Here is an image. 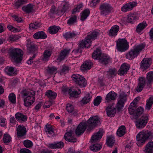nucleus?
<instances>
[{
    "instance_id": "f257e3e1",
    "label": "nucleus",
    "mask_w": 153,
    "mask_h": 153,
    "mask_svg": "<svg viewBox=\"0 0 153 153\" xmlns=\"http://www.w3.org/2000/svg\"><path fill=\"white\" fill-rule=\"evenodd\" d=\"M22 98L24 99V105L26 107L30 106L35 100V92L23 90L21 92Z\"/></svg>"
},
{
    "instance_id": "f03ea898",
    "label": "nucleus",
    "mask_w": 153,
    "mask_h": 153,
    "mask_svg": "<svg viewBox=\"0 0 153 153\" xmlns=\"http://www.w3.org/2000/svg\"><path fill=\"white\" fill-rule=\"evenodd\" d=\"M145 45L143 43L135 45L133 49L131 50L126 54V59H132L136 57L145 48Z\"/></svg>"
},
{
    "instance_id": "7ed1b4c3",
    "label": "nucleus",
    "mask_w": 153,
    "mask_h": 153,
    "mask_svg": "<svg viewBox=\"0 0 153 153\" xmlns=\"http://www.w3.org/2000/svg\"><path fill=\"white\" fill-rule=\"evenodd\" d=\"M148 139H153V133L148 130L142 131L137 135V140L138 142L137 145H138L140 143L143 144Z\"/></svg>"
},
{
    "instance_id": "20e7f679",
    "label": "nucleus",
    "mask_w": 153,
    "mask_h": 153,
    "mask_svg": "<svg viewBox=\"0 0 153 153\" xmlns=\"http://www.w3.org/2000/svg\"><path fill=\"white\" fill-rule=\"evenodd\" d=\"M10 56L16 63H21L22 59L23 52L20 49L14 48L10 50Z\"/></svg>"
},
{
    "instance_id": "39448f33",
    "label": "nucleus",
    "mask_w": 153,
    "mask_h": 153,
    "mask_svg": "<svg viewBox=\"0 0 153 153\" xmlns=\"http://www.w3.org/2000/svg\"><path fill=\"white\" fill-rule=\"evenodd\" d=\"M99 9L100 10V14L104 16H106L113 11V7L111 4L107 3L101 4Z\"/></svg>"
},
{
    "instance_id": "423d86ee",
    "label": "nucleus",
    "mask_w": 153,
    "mask_h": 153,
    "mask_svg": "<svg viewBox=\"0 0 153 153\" xmlns=\"http://www.w3.org/2000/svg\"><path fill=\"white\" fill-rule=\"evenodd\" d=\"M86 122L88 128L91 129L98 126H100L101 124L100 118L96 116L90 117Z\"/></svg>"
},
{
    "instance_id": "0eeeda50",
    "label": "nucleus",
    "mask_w": 153,
    "mask_h": 153,
    "mask_svg": "<svg viewBox=\"0 0 153 153\" xmlns=\"http://www.w3.org/2000/svg\"><path fill=\"white\" fill-rule=\"evenodd\" d=\"M129 113L130 114H132L135 119H137L142 114L144 111L143 108L140 106L136 109L135 106L129 107L128 108Z\"/></svg>"
},
{
    "instance_id": "6e6552de",
    "label": "nucleus",
    "mask_w": 153,
    "mask_h": 153,
    "mask_svg": "<svg viewBox=\"0 0 153 153\" xmlns=\"http://www.w3.org/2000/svg\"><path fill=\"white\" fill-rule=\"evenodd\" d=\"M148 120V115L145 114L137 120L136 122L137 128L138 129L143 128L146 125Z\"/></svg>"
},
{
    "instance_id": "1a4fd4ad",
    "label": "nucleus",
    "mask_w": 153,
    "mask_h": 153,
    "mask_svg": "<svg viewBox=\"0 0 153 153\" xmlns=\"http://www.w3.org/2000/svg\"><path fill=\"white\" fill-rule=\"evenodd\" d=\"M87 126V124L86 122H81L77 126L75 131L76 136H78L83 134Z\"/></svg>"
},
{
    "instance_id": "9d476101",
    "label": "nucleus",
    "mask_w": 153,
    "mask_h": 153,
    "mask_svg": "<svg viewBox=\"0 0 153 153\" xmlns=\"http://www.w3.org/2000/svg\"><path fill=\"white\" fill-rule=\"evenodd\" d=\"M117 102L116 104V108L120 111L123 108L124 105V93L123 92L119 95L118 99Z\"/></svg>"
},
{
    "instance_id": "9b49d317",
    "label": "nucleus",
    "mask_w": 153,
    "mask_h": 153,
    "mask_svg": "<svg viewBox=\"0 0 153 153\" xmlns=\"http://www.w3.org/2000/svg\"><path fill=\"white\" fill-rule=\"evenodd\" d=\"M80 34V32L78 30H73L68 31L63 34V36L66 39H72L77 38Z\"/></svg>"
},
{
    "instance_id": "f8f14e48",
    "label": "nucleus",
    "mask_w": 153,
    "mask_h": 153,
    "mask_svg": "<svg viewBox=\"0 0 153 153\" xmlns=\"http://www.w3.org/2000/svg\"><path fill=\"white\" fill-rule=\"evenodd\" d=\"M99 35V31L97 30H94L88 33L86 37L88 41L87 42L91 43L92 41L96 39Z\"/></svg>"
},
{
    "instance_id": "ddd939ff",
    "label": "nucleus",
    "mask_w": 153,
    "mask_h": 153,
    "mask_svg": "<svg viewBox=\"0 0 153 153\" xmlns=\"http://www.w3.org/2000/svg\"><path fill=\"white\" fill-rule=\"evenodd\" d=\"M116 49L119 52L124 51V38L118 39L116 41Z\"/></svg>"
},
{
    "instance_id": "4468645a",
    "label": "nucleus",
    "mask_w": 153,
    "mask_h": 153,
    "mask_svg": "<svg viewBox=\"0 0 153 153\" xmlns=\"http://www.w3.org/2000/svg\"><path fill=\"white\" fill-rule=\"evenodd\" d=\"M111 61V58L109 56L105 54L102 53L99 62L100 64L106 65Z\"/></svg>"
},
{
    "instance_id": "2eb2a0df",
    "label": "nucleus",
    "mask_w": 153,
    "mask_h": 153,
    "mask_svg": "<svg viewBox=\"0 0 153 153\" xmlns=\"http://www.w3.org/2000/svg\"><path fill=\"white\" fill-rule=\"evenodd\" d=\"M16 131L17 136L18 138L23 137L26 134L27 131L26 128L22 125H20L18 126Z\"/></svg>"
},
{
    "instance_id": "dca6fc26",
    "label": "nucleus",
    "mask_w": 153,
    "mask_h": 153,
    "mask_svg": "<svg viewBox=\"0 0 153 153\" xmlns=\"http://www.w3.org/2000/svg\"><path fill=\"white\" fill-rule=\"evenodd\" d=\"M119 29V26L117 25H115L113 26L111 29L107 32V33L109 36L114 37L117 35Z\"/></svg>"
},
{
    "instance_id": "f3484780",
    "label": "nucleus",
    "mask_w": 153,
    "mask_h": 153,
    "mask_svg": "<svg viewBox=\"0 0 153 153\" xmlns=\"http://www.w3.org/2000/svg\"><path fill=\"white\" fill-rule=\"evenodd\" d=\"M73 135V131H71L66 132L64 136V138L66 141L68 142L72 143L76 142V139Z\"/></svg>"
},
{
    "instance_id": "a211bd4d",
    "label": "nucleus",
    "mask_w": 153,
    "mask_h": 153,
    "mask_svg": "<svg viewBox=\"0 0 153 153\" xmlns=\"http://www.w3.org/2000/svg\"><path fill=\"white\" fill-rule=\"evenodd\" d=\"M103 133V130H100L97 132L92 136L91 140V142L93 143L100 139L102 138Z\"/></svg>"
},
{
    "instance_id": "6ab92c4d",
    "label": "nucleus",
    "mask_w": 153,
    "mask_h": 153,
    "mask_svg": "<svg viewBox=\"0 0 153 153\" xmlns=\"http://www.w3.org/2000/svg\"><path fill=\"white\" fill-rule=\"evenodd\" d=\"M138 84L136 88V90L138 92L141 91L143 89L145 84V79L143 77H140L138 79Z\"/></svg>"
},
{
    "instance_id": "aec40b11",
    "label": "nucleus",
    "mask_w": 153,
    "mask_h": 153,
    "mask_svg": "<svg viewBox=\"0 0 153 153\" xmlns=\"http://www.w3.org/2000/svg\"><path fill=\"white\" fill-rule=\"evenodd\" d=\"M4 70L6 74L9 76H14L17 74V71L12 66H7L5 68Z\"/></svg>"
},
{
    "instance_id": "412c9836",
    "label": "nucleus",
    "mask_w": 153,
    "mask_h": 153,
    "mask_svg": "<svg viewBox=\"0 0 153 153\" xmlns=\"http://www.w3.org/2000/svg\"><path fill=\"white\" fill-rule=\"evenodd\" d=\"M117 94L114 91H111L106 95L105 102H109L116 100Z\"/></svg>"
},
{
    "instance_id": "4be33fe9",
    "label": "nucleus",
    "mask_w": 153,
    "mask_h": 153,
    "mask_svg": "<svg viewBox=\"0 0 153 153\" xmlns=\"http://www.w3.org/2000/svg\"><path fill=\"white\" fill-rule=\"evenodd\" d=\"M93 64L90 60L85 61L81 66V69L82 71L88 70L91 68Z\"/></svg>"
},
{
    "instance_id": "5701e85b",
    "label": "nucleus",
    "mask_w": 153,
    "mask_h": 153,
    "mask_svg": "<svg viewBox=\"0 0 153 153\" xmlns=\"http://www.w3.org/2000/svg\"><path fill=\"white\" fill-rule=\"evenodd\" d=\"M106 111L107 116L110 117H114L116 114V108L112 107V106H108L106 108Z\"/></svg>"
},
{
    "instance_id": "b1692460",
    "label": "nucleus",
    "mask_w": 153,
    "mask_h": 153,
    "mask_svg": "<svg viewBox=\"0 0 153 153\" xmlns=\"http://www.w3.org/2000/svg\"><path fill=\"white\" fill-rule=\"evenodd\" d=\"M15 118L16 120L20 123L26 122L27 120V116L22 113L18 112L15 114Z\"/></svg>"
},
{
    "instance_id": "393cba45",
    "label": "nucleus",
    "mask_w": 153,
    "mask_h": 153,
    "mask_svg": "<svg viewBox=\"0 0 153 153\" xmlns=\"http://www.w3.org/2000/svg\"><path fill=\"white\" fill-rule=\"evenodd\" d=\"M64 143L62 141L58 142L49 144V148L52 149H61L63 147Z\"/></svg>"
},
{
    "instance_id": "a878e982",
    "label": "nucleus",
    "mask_w": 153,
    "mask_h": 153,
    "mask_svg": "<svg viewBox=\"0 0 153 153\" xmlns=\"http://www.w3.org/2000/svg\"><path fill=\"white\" fill-rule=\"evenodd\" d=\"M45 131L47 134L49 135V137L53 136L54 134V129L52 126L48 124L46 125V128H45Z\"/></svg>"
},
{
    "instance_id": "bb28decb",
    "label": "nucleus",
    "mask_w": 153,
    "mask_h": 153,
    "mask_svg": "<svg viewBox=\"0 0 153 153\" xmlns=\"http://www.w3.org/2000/svg\"><path fill=\"white\" fill-rule=\"evenodd\" d=\"M66 109L69 113H71L74 116H76L77 115L78 111L74 109V106L71 104H67Z\"/></svg>"
},
{
    "instance_id": "cd10ccee",
    "label": "nucleus",
    "mask_w": 153,
    "mask_h": 153,
    "mask_svg": "<svg viewBox=\"0 0 153 153\" xmlns=\"http://www.w3.org/2000/svg\"><path fill=\"white\" fill-rule=\"evenodd\" d=\"M86 37L85 39L79 41V47L81 48H87L89 47L91 45V43L87 42L88 41Z\"/></svg>"
},
{
    "instance_id": "c85d7f7f",
    "label": "nucleus",
    "mask_w": 153,
    "mask_h": 153,
    "mask_svg": "<svg viewBox=\"0 0 153 153\" xmlns=\"http://www.w3.org/2000/svg\"><path fill=\"white\" fill-rule=\"evenodd\" d=\"M102 53L101 50L97 48L92 53V58L95 60H99Z\"/></svg>"
},
{
    "instance_id": "c756f323",
    "label": "nucleus",
    "mask_w": 153,
    "mask_h": 153,
    "mask_svg": "<svg viewBox=\"0 0 153 153\" xmlns=\"http://www.w3.org/2000/svg\"><path fill=\"white\" fill-rule=\"evenodd\" d=\"M115 141V139L113 135H111L107 136L106 143L108 146L112 147L114 145Z\"/></svg>"
},
{
    "instance_id": "7c9ffc66",
    "label": "nucleus",
    "mask_w": 153,
    "mask_h": 153,
    "mask_svg": "<svg viewBox=\"0 0 153 153\" xmlns=\"http://www.w3.org/2000/svg\"><path fill=\"white\" fill-rule=\"evenodd\" d=\"M52 53V51L50 49L45 50L43 53L42 60L44 61H46L48 60Z\"/></svg>"
},
{
    "instance_id": "2f4dec72",
    "label": "nucleus",
    "mask_w": 153,
    "mask_h": 153,
    "mask_svg": "<svg viewBox=\"0 0 153 153\" xmlns=\"http://www.w3.org/2000/svg\"><path fill=\"white\" fill-rule=\"evenodd\" d=\"M137 3L135 1H132L128 3L125 4V12L130 11L137 5Z\"/></svg>"
},
{
    "instance_id": "473e14b6",
    "label": "nucleus",
    "mask_w": 153,
    "mask_h": 153,
    "mask_svg": "<svg viewBox=\"0 0 153 153\" xmlns=\"http://www.w3.org/2000/svg\"><path fill=\"white\" fill-rule=\"evenodd\" d=\"M150 65L149 61L147 58H144L141 62L140 67L143 70L147 69Z\"/></svg>"
},
{
    "instance_id": "72a5a7b5",
    "label": "nucleus",
    "mask_w": 153,
    "mask_h": 153,
    "mask_svg": "<svg viewBox=\"0 0 153 153\" xmlns=\"http://www.w3.org/2000/svg\"><path fill=\"white\" fill-rule=\"evenodd\" d=\"M47 37L46 34L43 31L38 32L33 35V37L35 39H44Z\"/></svg>"
},
{
    "instance_id": "f704fd0d",
    "label": "nucleus",
    "mask_w": 153,
    "mask_h": 153,
    "mask_svg": "<svg viewBox=\"0 0 153 153\" xmlns=\"http://www.w3.org/2000/svg\"><path fill=\"white\" fill-rule=\"evenodd\" d=\"M81 91L80 89H78V90H76L74 89L71 88V89L69 90V95L71 97L76 98L81 93Z\"/></svg>"
},
{
    "instance_id": "c9c22d12",
    "label": "nucleus",
    "mask_w": 153,
    "mask_h": 153,
    "mask_svg": "<svg viewBox=\"0 0 153 153\" xmlns=\"http://www.w3.org/2000/svg\"><path fill=\"white\" fill-rule=\"evenodd\" d=\"M145 153H153V142H149L146 145Z\"/></svg>"
},
{
    "instance_id": "e433bc0d",
    "label": "nucleus",
    "mask_w": 153,
    "mask_h": 153,
    "mask_svg": "<svg viewBox=\"0 0 153 153\" xmlns=\"http://www.w3.org/2000/svg\"><path fill=\"white\" fill-rule=\"evenodd\" d=\"M33 5L29 4L25 6L22 7V10L27 13H29L32 12L33 10Z\"/></svg>"
},
{
    "instance_id": "4c0bfd02",
    "label": "nucleus",
    "mask_w": 153,
    "mask_h": 153,
    "mask_svg": "<svg viewBox=\"0 0 153 153\" xmlns=\"http://www.w3.org/2000/svg\"><path fill=\"white\" fill-rule=\"evenodd\" d=\"M153 81V72H150L147 74L146 79H145V83L148 86Z\"/></svg>"
},
{
    "instance_id": "58836bf2",
    "label": "nucleus",
    "mask_w": 153,
    "mask_h": 153,
    "mask_svg": "<svg viewBox=\"0 0 153 153\" xmlns=\"http://www.w3.org/2000/svg\"><path fill=\"white\" fill-rule=\"evenodd\" d=\"M70 49H65L61 51L59 57V59L62 60L64 59L65 56L68 55L70 52Z\"/></svg>"
},
{
    "instance_id": "ea45409f",
    "label": "nucleus",
    "mask_w": 153,
    "mask_h": 153,
    "mask_svg": "<svg viewBox=\"0 0 153 153\" xmlns=\"http://www.w3.org/2000/svg\"><path fill=\"white\" fill-rule=\"evenodd\" d=\"M147 24L145 21L140 23L137 26L136 29V31L138 33L143 30L147 26Z\"/></svg>"
},
{
    "instance_id": "a19ab883",
    "label": "nucleus",
    "mask_w": 153,
    "mask_h": 153,
    "mask_svg": "<svg viewBox=\"0 0 153 153\" xmlns=\"http://www.w3.org/2000/svg\"><path fill=\"white\" fill-rule=\"evenodd\" d=\"M90 13V10L88 9L84 10L81 13L80 20L82 21L85 20L89 16Z\"/></svg>"
},
{
    "instance_id": "79ce46f5",
    "label": "nucleus",
    "mask_w": 153,
    "mask_h": 153,
    "mask_svg": "<svg viewBox=\"0 0 153 153\" xmlns=\"http://www.w3.org/2000/svg\"><path fill=\"white\" fill-rule=\"evenodd\" d=\"M92 96L90 94L88 93L86 94L85 96L82 98V100L80 101V103L85 104L88 103L90 101Z\"/></svg>"
},
{
    "instance_id": "37998d69",
    "label": "nucleus",
    "mask_w": 153,
    "mask_h": 153,
    "mask_svg": "<svg viewBox=\"0 0 153 153\" xmlns=\"http://www.w3.org/2000/svg\"><path fill=\"white\" fill-rule=\"evenodd\" d=\"M27 47L28 50L30 52H35L38 50L37 47L33 43H28Z\"/></svg>"
},
{
    "instance_id": "c03bdc74",
    "label": "nucleus",
    "mask_w": 153,
    "mask_h": 153,
    "mask_svg": "<svg viewBox=\"0 0 153 153\" xmlns=\"http://www.w3.org/2000/svg\"><path fill=\"white\" fill-rule=\"evenodd\" d=\"M41 26V23L38 22L31 23L29 24V28L31 30L36 29L39 28Z\"/></svg>"
},
{
    "instance_id": "a18cd8bd",
    "label": "nucleus",
    "mask_w": 153,
    "mask_h": 153,
    "mask_svg": "<svg viewBox=\"0 0 153 153\" xmlns=\"http://www.w3.org/2000/svg\"><path fill=\"white\" fill-rule=\"evenodd\" d=\"M45 95L49 99H55L56 97L57 94L56 92L53 91L51 90H49L46 91Z\"/></svg>"
},
{
    "instance_id": "49530a36",
    "label": "nucleus",
    "mask_w": 153,
    "mask_h": 153,
    "mask_svg": "<svg viewBox=\"0 0 153 153\" xmlns=\"http://www.w3.org/2000/svg\"><path fill=\"white\" fill-rule=\"evenodd\" d=\"M77 16L76 15H73L67 20V23L69 25H74L77 22Z\"/></svg>"
},
{
    "instance_id": "de8ad7c7",
    "label": "nucleus",
    "mask_w": 153,
    "mask_h": 153,
    "mask_svg": "<svg viewBox=\"0 0 153 153\" xmlns=\"http://www.w3.org/2000/svg\"><path fill=\"white\" fill-rule=\"evenodd\" d=\"M84 77L79 74H73L71 76V78L74 81L76 84L78 83V81H79Z\"/></svg>"
},
{
    "instance_id": "09e8293b",
    "label": "nucleus",
    "mask_w": 153,
    "mask_h": 153,
    "mask_svg": "<svg viewBox=\"0 0 153 153\" xmlns=\"http://www.w3.org/2000/svg\"><path fill=\"white\" fill-rule=\"evenodd\" d=\"M101 148L100 145L98 143L93 144L90 146V149L94 152H97Z\"/></svg>"
},
{
    "instance_id": "8fccbe9b",
    "label": "nucleus",
    "mask_w": 153,
    "mask_h": 153,
    "mask_svg": "<svg viewBox=\"0 0 153 153\" xmlns=\"http://www.w3.org/2000/svg\"><path fill=\"white\" fill-rule=\"evenodd\" d=\"M117 135L119 137H121L124 135V126H120L117 131Z\"/></svg>"
},
{
    "instance_id": "3c124183",
    "label": "nucleus",
    "mask_w": 153,
    "mask_h": 153,
    "mask_svg": "<svg viewBox=\"0 0 153 153\" xmlns=\"http://www.w3.org/2000/svg\"><path fill=\"white\" fill-rule=\"evenodd\" d=\"M59 29V27L51 26L49 28V32L50 34H55L57 33Z\"/></svg>"
},
{
    "instance_id": "603ef678",
    "label": "nucleus",
    "mask_w": 153,
    "mask_h": 153,
    "mask_svg": "<svg viewBox=\"0 0 153 153\" xmlns=\"http://www.w3.org/2000/svg\"><path fill=\"white\" fill-rule=\"evenodd\" d=\"M63 7L61 10V13L63 14L67 11L69 7V4L67 2L64 1L62 2Z\"/></svg>"
},
{
    "instance_id": "864d4df0",
    "label": "nucleus",
    "mask_w": 153,
    "mask_h": 153,
    "mask_svg": "<svg viewBox=\"0 0 153 153\" xmlns=\"http://www.w3.org/2000/svg\"><path fill=\"white\" fill-rule=\"evenodd\" d=\"M80 88H82L85 87L87 85V81L86 79L83 77L82 80L79 81H78V83L76 84Z\"/></svg>"
},
{
    "instance_id": "5fc2aeb1",
    "label": "nucleus",
    "mask_w": 153,
    "mask_h": 153,
    "mask_svg": "<svg viewBox=\"0 0 153 153\" xmlns=\"http://www.w3.org/2000/svg\"><path fill=\"white\" fill-rule=\"evenodd\" d=\"M138 19V18L136 16L133 14H130L128 16L127 20L128 22L132 23Z\"/></svg>"
},
{
    "instance_id": "6e6d98bb",
    "label": "nucleus",
    "mask_w": 153,
    "mask_h": 153,
    "mask_svg": "<svg viewBox=\"0 0 153 153\" xmlns=\"http://www.w3.org/2000/svg\"><path fill=\"white\" fill-rule=\"evenodd\" d=\"M55 7L54 6H52L49 12L48 16L51 19L55 17Z\"/></svg>"
},
{
    "instance_id": "4d7b16f0",
    "label": "nucleus",
    "mask_w": 153,
    "mask_h": 153,
    "mask_svg": "<svg viewBox=\"0 0 153 153\" xmlns=\"http://www.w3.org/2000/svg\"><path fill=\"white\" fill-rule=\"evenodd\" d=\"M57 70V68L54 66H48V67L47 71L48 73L52 74L55 73Z\"/></svg>"
},
{
    "instance_id": "13d9d810",
    "label": "nucleus",
    "mask_w": 153,
    "mask_h": 153,
    "mask_svg": "<svg viewBox=\"0 0 153 153\" xmlns=\"http://www.w3.org/2000/svg\"><path fill=\"white\" fill-rule=\"evenodd\" d=\"M70 70L68 66L64 65L59 71V73L61 75H63L68 73Z\"/></svg>"
},
{
    "instance_id": "bf43d9fd",
    "label": "nucleus",
    "mask_w": 153,
    "mask_h": 153,
    "mask_svg": "<svg viewBox=\"0 0 153 153\" xmlns=\"http://www.w3.org/2000/svg\"><path fill=\"white\" fill-rule=\"evenodd\" d=\"M8 99L12 103L15 104L16 102V97L13 93H10L8 97Z\"/></svg>"
},
{
    "instance_id": "052dcab7",
    "label": "nucleus",
    "mask_w": 153,
    "mask_h": 153,
    "mask_svg": "<svg viewBox=\"0 0 153 153\" xmlns=\"http://www.w3.org/2000/svg\"><path fill=\"white\" fill-rule=\"evenodd\" d=\"M11 137L8 134H5L4 135L3 141L4 143H7L10 142L11 141Z\"/></svg>"
},
{
    "instance_id": "680f3d73",
    "label": "nucleus",
    "mask_w": 153,
    "mask_h": 153,
    "mask_svg": "<svg viewBox=\"0 0 153 153\" xmlns=\"http://www.w3.org/2000/svg\"><path fill=\"white\" fill-rule=\"evenodd\" d=\"M117 70L115 68H111L109 69L108 72L111 77L115 76L117 74Z\"/></svg>"
},
{
    "instance_id": "e2e57ef3",
    "label": "nucleus",
    "mask_w": 153,
    "mask_h": 153,
    "mask_svg": "<svg viewBox=\"0 0 153 153\" xmlns=\"http://www.w3.org/2000/svg\"><path fill=\"white\" fill-rule=\"evenodd\" d=\"M24 146L27 148H29L33 146V143L31 141L29 140H26L23 142Z\"/></svg>"
},
{
    "instance_id": "0e129e2a",
    "label": "nucleus",
    "mask_w": 153,
    "mask_h": 153,
    "mask_svg": "<svg viewBox=\"0 0 153 153\" xmlns=\"http://www.w3.org/2000/svg\"><path fill=\"white\" fill-rule=\"evenodd\" d=\"M27 1V0H18L15 4V6L16 7H19L23 4L26 3Z\"/></svg>"
},
{
    "instance_id": "69168bd1",
    "label": "nucleus",
    "mask_w": 153,
    "mask_h": 153,
    "mask_svg": "<svg viewBox=\"0 0 153 153\" xmlns=\"http://www.w3.org/2000/svg\"><path fill=\"white\" fill-rule=\"evenodd\" d=\"M102 97L100 96H97L94 100V104L95 106H98L100 103Z\"/></svg>"
},
{
    "instance_id": "338daca9",
    "label": "nucleus",
    "mask_w": 153,
    "mask_h": 153,
    "mask_svg": "<svg viewBox=\"0 0 153 153\" xmlns=\"http://www.w3.org/2000/svg\"><path fill=\"white\" fill-rule=\"evenodd\" d=\"M118 74L119 75H123L124 74V63H123L118 71Z\"/></svg>"
},
{
    "instance_id": "774afa93",
    "label": "nucleus",
    "mask_w": 153,
    "mask_h": 153,
    "mask_svg": "<svg viewBox=\"0 0 153 153\" xmlns=\"http://www.w3.org/2000/svg\"><path fill=\"white\" fill-rule=\"evenodd\" d=\"M82 52L81 48L79 47V48L76 49L74 50L72 52V54L73 55H76V56L79 54H81Z\"/></svg>"
}]
</instances>
